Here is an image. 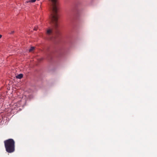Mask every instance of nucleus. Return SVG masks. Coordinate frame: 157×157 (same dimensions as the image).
<instances>
[{
	"instance_id": "nucleus-1",
	"label": "nucleus",
	"mask_w": 157,
	"mask_h": 157,
	"mask_svg": "<svg viewBox=\"0 0 157 157\" xmlns=\"http://www.w3.org/2000/svg\"><path fill=\"white\" fill-rule=\"evenodd\" d=\"M6 150L8 153L14 152L15 150V143L12 139H9L4 141Z\"/></svg>"
},
{
	"instance_id": "nucleus-3",
	"label": "nucleus",
	"mask_w": 157,
	"mask_h": 157,
	"mask_svg": "<svg viewBox=\"0 0 157 157\" xmlns=\"http://www.w3.org/2000/svg\"><path fill=\"white\" fill-rule=\"evenodd\" d=\"M23 76V75L22 74H20L16 76V78L19 79L21 78Z\"/></svg>"
},
{
	"instance_id": "nucleus-2",
	"label": "nucleus",
	"mask_w": 157,
	"mask_h": 157,
	"mask_svg": "<svg viewBox=\"0 0 157 157\" xmlns=\"http://www.w3.org/2000/svg\"><path fill=\"white\" fill-rule=\"evenodd\" d=\"M52 32V29H48L47 31V33L48 34H51Z\"/></svg>"
},
{
	"instance_id": "nucleus-5",
	"label": "nucleus",
	"mask_w": 157,
	"mask_h": 157,
	"mask_svg": "<svg viewBox=\"0 0 157 157\" xmlns=\"http://www.w3.org/2000/svg\"><path fill=\"white\" fill-rule=\"evenodd\" d=\"M34 49V47H31L30 49H29V52H30L31 51H32V50H33Z\"/></svg>"
},
{
	"instance_id": "nucleus-4",
	"label": "nucleus",
	"mask_w": 157,
	"mask_h": 157,
	"mask_svg": "<svg viewBox=\"0 0 157 157\" xmlns=\"http://www.w3.org/2000/svg\"><path fill=\"white\" fill-rule=\"evenodd\" d=\"M36 0H30L29 1H27L25 2V3H28L29 2H35Z\"/></svg>"
},
{
	"instance_id": "nucleus-6",
	"label": "nucleus",
	"mask_w": 157,
	"mask_h": 157,
	"mask_svg": "<svg viewBox=\"0 0 157 157\" xmlns=\"http://www.w3.org/2000/svg\"><path fill=\"white\" fill-rule=\"evenodd\" d=\"M34 30H37V29L36 28H34Z\"/></svg>"
},
{
	"instance_id": "nucleus-7",
	"label": "nucleus",
	"mask_w": 157,
	"mask_h": 157,
	"mask_svg": "<svg viewBox=\"0 0 157 157\" xmlns=\"http://www.w3.org/2000/svg\"><path fill=\"white\" fill-rule=\"evenodd\" d=\"M2 35L1 34H0V39L2 37Z\"/></svg>"
}]
</instances>
